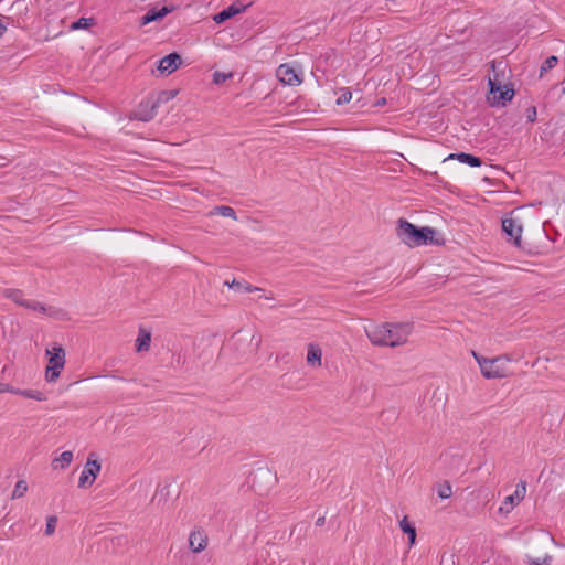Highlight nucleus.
Segmentation results:
<instances>
[{"instance_id": "obj_1", "label": "nucleus", "mask_w": 565, "mask_h": 565, "mask_svg": "<svg viewBox=\"0 0 565 565\" xmlns=\"http://www.w3.org/2000/svg\"><path fill=\"white\" fill-rule=\"evenodd\" d=\"M412 329L413 326L408 322H385L383 324L370 326L365 328V333L374 345L395 348L406 343Z\"/></svg>"}, {"instance_id": "obj_2", "label": "nucleus", "mask_w": 565, "mask_h": 565, "mask_svg": "<svg viewBox=\"0 0 565 565\" xmlns=\"http://www.w3.org/2000/svg\"><path fill=\"white\" fill-rule=\"evenodd\" d=\"M397 237L409 247L444 244L443 238H437V231L429 226L419 227L405 218L397 221Z\"/></svg>"}, {"instance_id": "obj_3", "label": "nucleus", "mask_w": 565, "mask_h": 565, "mask_svg": "<svg viewBox=\"0 0 565 565\" xmlns=\"http://www.w3.org/2000/svg\"><path fill=\"white\" fill-rule=\"evenodd\" d=\"M173 96L174 94L172 92H161L157 98L148 97L147 99L140 102V104L134 110V118L140 121H150L157 115V109L160 103L168 100Z\"/></svg>"}, {"instance_id": "obj_4", "label": "nucleus", "mask_w": 565, "mask_h": 565, "mask_svg": "<svg viewBox=\"0 0 565 565\" xmlns=\"http://www.w3.org/2000/svg\"><path fill=\"white\" fill-rule=\"evenodd\" d=\"M49 364L46 366L45 377L47 382H55L65 365V350L60 344H54L51 350H46Z\"/></svg>"}, {"instance_id": "obj_5", "label": "nucleus", "mask_w": 565, "mask_h": 565, "mask_svg": "<svg viewBox=\"0 0 565 565\" xmlns=\"http://www.w3.org/2000/svg\"><path fill=\"white\" fill-rule=\"evenodd\" d=\"M477 362L479 363L482 375L486 379H501L504 377V371L501 367V359H486L479 358L476 353H473Z\"/></svg>"}, {"instance_id": "obj_6", "label": "nucleus", "mask_w": 565, "mask_h": 565, "mask_svg": "<svg viewBox=\"0 0 565 565\" xmlns=\"http://www.w3.org/2000/svg\"><path fill=\"white\" fill-rule=\"evenodd\" d=\"M93 457H95V454H89L87 462L84 466V470L82 471L78 480L79 488H86L87 486L93 484L100 471L102 466L99 461L96 458L93 459Z\"/></svg>"}, {"instance_id": "obj_7", "label": "nucleus", "mask_w": 565, "mask_h": 565, "mask_svg": "<svg viewBox=\"0 0 565 565\" xmlns=\"http://www.w3.org/2000/svg\"><path fill=\"white\" fill-rule=\"evenodd\" d=\"M502 231L516 247L522 248V224L519 220L513 217L503 218Z\"/></svg>"}, {"instance_id": "obj_8", "label": "nucleus", "mask_w": 565, "mask_h": 565, "mask_svg": "<svg viewBox=\"0 0 565 565\" xmlns=\"http://www.w3.org/2000/svg\"><path fill=\"white\" fill-rule=\"evenodd\" d=\"M493 77L489 78V94L495 95L499 89H502L505 79V65L503 62H491Z\"/></svg>"}, {"instance_id": "obj_9", "label": "nucleus", "mask_w": 565, "mask_h": 565, "mask_svg": "<svg viewBox=\"0 0 565 565\" xmlns=\"http://www.w3.org/2000/svg\"><path fill=\"white\" fill-rule=\"evenodd\" d=\"M276 73L279 81L285 85L297 86L302 83L300 75L288 63L279 65Z\"/></svg>"}, {"instance_id": "obj_10", "label": "nucleus", "mask_w": 565, "mask_h": 565, "mask_svg": "<svg viewBox=\"0 0 565 565\" xmlns=\"http://www.w3.org/2000/svg\"><path fill=\"white\" fill-rule=\"evenodd\" d=\"M209 537L204 530L196 527L189 535V548L193 553H201L207 546Z\"/></svg>"}, {"instance_id": "obj_11", "label": "nucleus", "mask_w": 565, "mask_h": 565, "mask_svg": "<svg viewBox=\"0 0 565 565\" xmlns=\"http://www.w3.org/2000/svg\"><path fill=\"white\" fill-rule=\"evenodd\" d=\"M514 94L515 92L511 83L503 84L502 89H499L495 95H488V102L491 106H504L507 102L512 100Z\"/></svg>"}, {"instance_id": "obj_12", "label": "nucleus", "mask_w": 565, "mask_h": 565, "mask_svg": "<svg viewBox=\"0 0 565 565\" xmlns=\"http://www.w3.org/2000/svg\"><path fill=\"white\" fill-rule=\"evenodd\" d=\"M182 63L181 56L177 52H172L163 56L158 64V70L162 74H171L179 68Z\"/></svg>"}, {"instance_id": "obj_13", "label": "nucleus", "mask_w": 565, "mask_h": 565, "mask_svg": "<svg viewBox=\"0 0 565 565\" xmlns=\"http://www.w3.org/2000/svg\"><path fill=\"white\" fill-rule=\"evenodd\" d=\"M247 8V6H244L242 4L241 2H234L232 3L231 6H228L227 8L223 9L222 11H220L218 13H216L214 17H213V20L215 21V23L217 24H221V23H224L225 21H227L228 19L235 17L236 14L245 11Z\"/></svg>"}, {"instance_id": "obj_14", "label": "nucleus", "mask_w": 565, "mask_h": 565, "mask_svg": "<svg viewBox=\"0 0 565 565\" xmlns=\"http://www.w3.org/2000/svg\"><path fill=\"white\" fill-rule=\"evenodd\" d=\"M173 11V7L163 6L160 9L152 8L147 11L145 15L140 19V25H147L151 22L162 20L166 15Z\"/></svg>"}, {"instance_id": "obj_15", "label": "nucleus", "mask_w": 565, "mask_h": 565, "mask_svg": "<svg viewBox=\"0 0 565 565\" xmlns=\"http://www.w3.org/2000/svg\"><path fill=\"white\" fill-rule=\"evenodd\" d=\"M447 160H457L472 168H477L482 164L481 158L466 152L450 153L444 161Z\"/></svg>"}, {"instance_id": "obj_16", "label": "nucleus", "mask_w": 565, "mask_h": 565, "mask_svg": "<svg viewBox=\"0 0 565 565\" xmlns=\"http://www.w3.org/2000/svg\"><path fill=\"white\" fill-rule=\"evenodd\" d=\"M151 342V332L140 328L138 332V338L136 340V350L137 352L148 351L150 349Z\"/></svg>"}, {"instance_id": "obj_17", "label": "nucleus", "mask_w": 565, "mask_h": 565, "mask_svg": "<svg viewBox=\"0 0 565 565\" xmlns=\"http://www.w3.org/2000/svg\"><path fill=\"white\" fill-rule=\"evenodd\" d=\"M3 297L12 300L14 303H17L21 307L26 308V306H30L29 300L24 299V294L20 289H13V288L6 289V290H3Z\"/></svg>"}, {"instance_id": "obj_18", "label": "nucleus", "mask_w": 565, "mask_h": 565, "mask_svg": "<svg viewBox=\"0 0 565 565\" xmlns=\"http://www.w3.org/2000/svg\"><path fill=\"white\" fill-rule=\"evenodd\" d=\"M526 492V482L520 481L516 484L515 491L513 494L508 495L505 498V503L509 502L512 505L519 504L521 500H523Z\"/></svg>"}, {"instance_id": "obj_19", "label": "nucleus", "mask_w": 565, "mask_h": 565, "mask_svg": "<svg viewBox=\"0 0 565 565\" xmlns=\"http://www.w3.org/2000/svg\"><path fill=\"white\" fill-rule=\"evenodd\" d=\"M401 530L407 534L409 545H414L416 541V527L412 524L407 516H404L399 522Z\"/></svg>"}, {"instance_id": "obj_20", "label": "nucleus", "mask_w": 565, "mask_h": 565, "mask_svg": "<svg viewBox=\"0 0 565 565\" xmlns=\"http://www.w3.org/2000/svg\"><path fill=\"white\" fill-rule=\"evenodd\" d=\"M73 460L72 451H63L58 458L52 461L53 469H64L70 466Z\"/></svg>"}, {"instance_id": "obj_21", "label": "nucleus", "mask_w": 565, "mask_h": 565, "mask_svg": "<svg viewBox=\"0 0 565 565\" xmlns=\"http://www.w3.org/2000/svg\"><path fill=\"white\" fill-rule=\"evenodd\" d=\"M321 356H322L321 349L315 344H310L308 348V353H307L308 364L321 365Z\"/></svg>"}, {"instance_id": "obj_22", "label": "nucleus", "mask_w": 565, "mask_h": 565, "mask_svg": "<svg viewBox=\"0 0 565 565\" xmlns=\"http://www.w3.org/2000/svg\"><path fill=\"white\" fill-rule=\"evenodd\" d=\"M96 24V21L94 18H79L75 22H73L70 26L71 31L76 30H87L90 26H94Z\"/></svg>"}, {"instance_id": "obj_23", "label": "nucleus", "mask_w": 565, "mask_h": 565, "mask_svg": "<svg viewBox=\"0 0 565 565\" xmlns=\"http://www.w3.org/2000/svg\"><path fill=\"white\" fill-rule=\"evenodd\" d=\"M225 285H227L230 288H243L246 292L263 291V289L259 287H254L246 281H238L236 279H233L231 282L226 281Z\"/></svg>"}, {"instance_id": "obj_24", "label": "nucleus", "mask_w": 565, "mask_h": 565, "mask_svg": "<svg viewBox=\"0 0 565 565\" xmlns=\"http://www.w3.org/2000/svg\"><path fill=\"white\" fill-rule=\"evenodd\" d=\"M211 214L215 215H222L224 217H231L233 220H236V212L233 207L227 205H218L213 209Z\"/></svg>"}, {"instance_id": "obj_25", "label": "nucleus", "mask_w": 565, "mask_h": 565, "mask_svg": "<svg viewBox=\"0 0 565 565\" xmlns=\"http://www.w3.org/2000/svg\"><path fill=\"white\" fill-rule=\"evenodd\" d=\"M26 491H28V483H26V481L25 480H19L15 483V487H14V489L12 491L11 499L12 500L20 499V498L24 497Z\"/></svg>"}, {"instance_id": "obj_26", "label": "nucleus", "mask_w": 565, "mask_h": 565, "mask_svg": "<svg viewBox=\"0 0 565 565\" xmlns=\"http://www.w3.org/2000/svg\"><path fill=\"white\" fill-rule=\"evenodd\" d=\"M46 315L49 317H52V318L57 319V320H66V319H68L67 318V312L64 309L56 308V307H49V309L46 311Z\"/></svg>"}, {"instance_id": "obj_27", "label": "nucleus", "mask_w": 565, "mask_h": 565, "mask_svg": "<svg viewBox=\"0 0 565 565\" xmlns=\"http://www.w3.org/2000/svg\"><path fill=\"white\" fill-rule=\"evenodd\" d=\"M557 63H558L557 56L552 55V56L547 57L540 68V75L542 76L543 73H546L550 70L554 68L557 65Z\"/></svg>"}, {"instance_id": "obj_28", "label": "nucleus", "mask_w": 565, "mask_h": 565, "mask_svg": "<svg viewBox=\"0 0 565 565\" xmlns=\"http://www.w3.org/2000/svg\"><path fill=\"white\" fill-rule=\"evenodd\" d=\"M19 395H22L24 397L32 398L35 401H44L45 399L44 394L40 391L20 390Z\"/></svg>"}, {"instance_id": "obj_29", "label": "nucleus", "mask_w": 565, "mask_h": 565, "mask_svg": "<svg viewBox=\"0 0 565 565\" xmlns=\"http://www.w3.org/2000/svg\"><path fill=\"white\" fill-rule=\"evenodd\" d=\"M452 494L451 486L448 481H445L444 483L439 484L438 487V497L440 499H448Z\"/></svg>"}, {"instance_id": "obj_30", "label": "nucleus", "mask_w": 565, "mask_h": 565, "mask_svg": "<svg viewBox=\"0 0 565 565\" xmlns=\"http://www.w3.org/2000/svg\"><path fill=\"white\" fill-rule=\"evenodd\" d=\"M233 77V73H223V72H214L213 73V83L214 84H223L224 82H226L227 79L232 78Z\"/></svg>"}, {"instance_id": "obj_31", "label": "nucleus", "mask_w": 565, "mask_h": 565, "mask_svg": "<svg viewBox=\"0 0 565 565\" xmlns=\"http://www.w3.org/2000/svg\"><path fill=\"white\" fill-rule=\"evenodd\" d=\"M57 524V516L51 515L46 519L45 534L52 535L55 532Z\"/></svg>"}, {"instance_id": "obj_32", "label": "nucleus", "mask_w": 565, "mask_h": 565, "mask_svg": "<svg viewBox=\"0 0 565 565\" xmlns=\"http://www.w3.org/2000/svg\"><path fill=\"white\" fill-rule=\"evenodd\" d=\"M352 98V93L349 88H342L341 94L337 99V105H344L348 104Z\"/></svg>"}, {"instance_id": "obj_33", "label": "nucleus", "mask_w": 565, "mask_h": 565, "mask_svg": "<svg viewBox=\"0 0 565 565\" xmlns=\"http://www.w3.org/2000/svg\"><path fill=\"white\" fill-rule=\"evenodd\" d=\"M29 305L30 306H26V309L39 311V312L45 313V315L49 309V307H45L43 303L35 301V300H29Z\"/></svg>"}, {"instance_id": "obj_34", "label": "nucleus", "mask_w": 565, "mask_h": 565, "mask_svg": "<svg viewBox=\"0 0 565 565\" xmlns=\"http://www.w3.org/2000/svg\"><path fill=\"white\" fill-rule=\"evenodd\" d=\"M551 562H552V556L550 555H546L543 559H539V558H531L529 561V564L530 565H551Z\"/></svg>"}, {"instance_id": "obj_35", "label": "nucleus", "mask_w": 565, "mask_h": 565, "mask_svg": "<svg viewBox=\"0 0 565 565\" xmlns=\"http://www.w3.org/2000/svg\"><path fill=\"white\" fill-rule=\"evenodd\" d=\"M536 116H537L536 107L535 106H530L526 109L527 121L534 122L536 120Z\"/></svg>"}, {"instance_id": "obj_36", "label": "nucleus", "mask_w": 565, "mask_h": 565, "mask_svg": "<svg viewBox=\"0 0 565 565\" xmlns=\"http://www.w3.org/2000/svg\"><path fill=\"white\" fill-rule=\"evenodd\" d=\"M6 392H10V393H13V394H19L20 390L14 388V387H12L9 384L0 382V393H6Z\"/></svg>"}, {"instance_id": "obj_37", "label": "nucleus", "mask_w": 565, "mask_h": 565, "mask_svg": "<svg viewBox=\"0 0 565 565\" xmlns=\"http://www.w3.org/2000/svg\"><path fill=\"white\" fill-rule=\"evenodd\" d=\"M326 522V516L324 515H321L319 516L317 520H316V525L317 526H322Z\"/></svg>"}, {"instance_id": "obj_38", "label": "nucleus", "mask_w": 565, "mask_h": 565, "mask_svg": "<svg viewBox=\"0 0 565 565\" xmlns=\"http://www.w3.org/2000/svg\"><path fill=\"white\" fill-rule=\"evenodd\" d=\"M7 30L6 25L3 24V22L0 20V36L4 33V31Z\"/></svg>"}, {"instance_id": "obj_39", "label": "nucleus", "mask_w": 565, "mask_h": 565, "mask_svg": "<svg viewBox=\"0 0 565 565\" xmlns=\"http://www.w3.org/2000/svg\"><path fill=\"white\" fill-rule=\"evenodd\" d=\"M260 473L264 475V476H270V472L268 470H260Z\"/></svg>"}, {"instance_id": "obj_40", "label": "nucleus", "mask_w": 565, "mask_h": 565, "mask_svg": "<svg viewBox=\"0 0 565 565\" xmlns=\"http://www.w3.org/2000/svg\"><path fill=\"white\" fill-rule=\"evenodd\" d=\"M444 558H445V554L443 555V557L440 559V565L444 563Z\"/></svg>"}, {"instance_id": "obj_41", "label": "nucleus", "mask_w": 565, "mask_h": 565, "mask_svg": "<svg viewBox=\"0 0 565 565\" xmlns=\"http://www.w3.org/2000/svg\"><path fill=\"white\" fill-rule=\"evenodd\" d=\"M258 295H260V297H264V294H262L263 291H257Z\"/></svg>"}, {"instance_id": "obj_42", "label": "nucleus", "mask_w": 565, "mask_h": 565, "mask_svg": "<svg viewBox=\"0 0 565 565\" xmlns=\"http://www.w3.org/2000/svg\"><path fill=\"white\" fill-rule=\"evenodd\" d=\"M258 295H260V297H264V294H262L263 291H257Z\"/></svg>"}]
</instances>
